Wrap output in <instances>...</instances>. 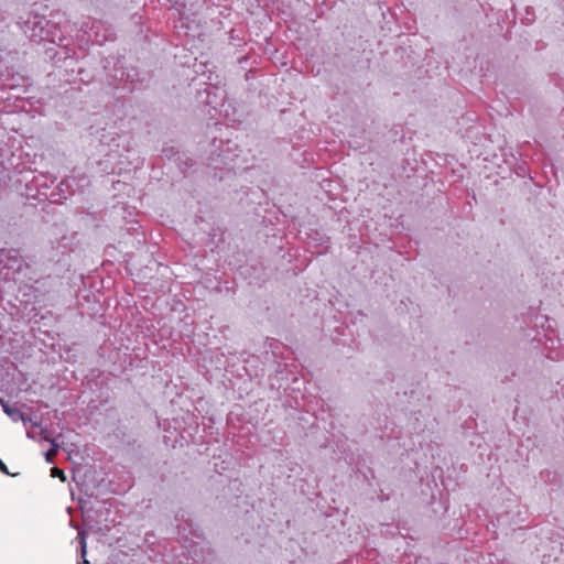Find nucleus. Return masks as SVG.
<instances>
[{
  "mask_svg": "<svg viewBox=\"0 0 564 564\" xmlns=\"http://www.w3.org/2000/svg\"><path fill=\"white\" fill-rule=\"evenodd\" d=\"M72 181H74V178H72ZM58 188L62 193H67V195H72L73 191L70 189V178L63 180L59 183Z\"/></svg>",
  "mask_w": 564,
  "mask_h": 564,
  "instance_id": "nucleus-7",
  "label": "nucleus"
},
{
  "mask_svg": "<svg viewBox=\"0 0 564 564\" xmlns=\"http://www.w3.org/2000/svg\"><path fill=\"white\" fill-rule=\"evenodd\" d=\"M86 28H89L91 33L88 34L87 40L101 45L102 43L113 39V32L106 28L101 21L94 20L90 25L89 22H84L82 30L86 33Z\"/></svg>",
  "mask_w": 564,
  "mask_h": 564,
  "instance_id": "nucleus-1",
  "label": "nucleus"
},
{
  "mask_svg": "<svg viewBox=\"0 0 564 564\" xmlns=\"http://www.w3.org/2000/svg\"><path fill=\"white\" fill-rule=\"evenodd\" d=\"M0 470L7 475H9V470L7 468V465L0 459Z\"/></svg>",
  "mask_w": 564,
  "mask_h": 564,
  "instance_id": "nucleus-10",
  "label": "nucleus"
},
{
  "mask_svg": "<svg viewBox=\"0 0 564 564\" xmlns=\"http://www.w3.org/2000/svg\"><path fill=\"white\" fill-rule=\"evenodd\" d=\"M51 28L57 30V23L46 19V25L41 26L37 34H32V41L35 43L47 42V39H53L50 35Z\"/></svg>",
  "mask_w": 564,
  "mask_h": 564,
  "instance_id": "nucleus-3",
  "label": "nucleus"
},
{
  "mask_svg": "<svg viewBox=\"0 0 564 564\" xmlns=\"http://www.w3.org/2000/svg\"><path fill=\"white\" fill-rule=\"evenodd\" d=\"M51 476H52V477H57V478H59L62 481H65V480H66V476H65L64 471H63L61 468H58V467H53V468L51 469Z\"/></svg>",
  "mask_w": 564,
  "mask_h": 564,
  "instance_id": "nucleus-9",
  "label": "nucleus"
},
{
  "mask_svg": "<svg viewBox=\"0 0 564 564\" xmlns=\"http://www.w3.org/2000/svg\"><path fill=\"white\" fill-rule=\"evenodd\" d=\"M46 25V18L39 14L30 15L29 19L22 22L21 29L24 34L32 41V34H37L41 26Z\"/></svg>",
  "mask_w": 564,
  "mask_h": 564,
  "instance_id": "nucleus-2",
  "label": "nucleus"
},
{
  "mask_svg": "<svg viewBox=\"0 0 564 564\" xmlns=\"http://www.w3.org/2000/svg\"><path fill=\"white\" fill-rule=\"evenodd\" d=\"M50 35L53 37V39H47V42H50V43L62 44V42L64 41V35H63V32L58 24H57V30H55L54 28H51Z\"/></svg>",
  "mask_w": 564,
  "mask_h": 564,
  "instance_id": "nucleus-5",
  "label": "nucleus"
},
{
  "mask_svg": "<svg viewBox=\"0 0 564 564\" xmlns=\"http://www.w3.org/2000/svg\"><path fill=\"white\" fill-rule=\"evenodd\" d=\"M77 539L79 540L82 555L84 556L86 554V535H85V531H83V530L79 531L78 534H77Z\"/></svg>",
  "mask_w": 564,
  "mask_h": 564,
  "instance_id": "nucleus-8",
  "label": "nucleus"
},
{
  "mask_svg": "<svg viewBox=\"0 0 564 564\" xmlns=\"http://www.w3.org/2000/svg\"><path fill=\"white\" fill-rule=\"evenodd\" d=\"M59 449V445L54 441L51 442V448L45 453V460L47 463H53L54 457L57 455Z\"/></svg>",
  "mask_w": 564,
  "mask_h": 564,
  "instance_id": "nucleus-6",
  "label": "nucleus"
},
{
  "mask_svg": "<svg viewBox=\"0 0 564 564\" xmlns=\"http://www.w3.org/2000/svg\"><path fill=\"white\" fill-rule=\"evenodd\" d=\"M0 404L3 409V412L11 417L12 421H23L25 422L28 420L26 415L18 408L10 406L7 402L3 401V399L0 398Z\"/></svg>",
  "mask_w": 564,
  "mask_h": 564,
  "instance_id": "nucleus-4",
  "label": "nucleus"
}]
</instances>
